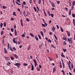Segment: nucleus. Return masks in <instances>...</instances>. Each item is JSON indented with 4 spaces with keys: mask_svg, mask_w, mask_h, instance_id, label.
Wrapping results in <instances>:
<instances>
[{
    "mask_svg": "<svg viewBox=\"0 0 75 75\" xmlns=\"http://www.w3.org/2000/svg\"><path fill=\"white\" fill-rule=\"evenodd\" d=\"M14 65H15V66H17L18 68H20V66L21 65V64L20 63H17L16 64H14Z\"/></svg>",
    "mask_w": 75,
    "mask_h": 75,
    "instance_id": "1",
    "label": "nucleus"
},
{
    "mask_svg": "<svg viewBox=\"0 0 75 75\" xmlns=\"http://www.w3.org/2000/svg\"><path fill=\"white\" fill-rule=\"evenodd\" d=\"M33 61H34L35 63V67H36V66L37 65V62L36 61V60L35 59H33Z\"/></svg>",
    "mask_w": 75,
    "mask_h": 75,
    "instance_id": "2",
    "label": "nucleus"
},
{
    "mask_svg": "<svg viewBox=\"0 0 75 75\" xmlns=\"http://www.w3.org/2000/svg\"><path fill=\"white\" fill-rule=\"evenodd\" d=\"M21 25L22 27H23V20L21 19Z\"/></svg>",
    "mask_w": 75,
    "mask_h": 75,
    "instance_id": "3",
    "label": "nucleus"
},
{
    "mask_svg": "<svg viewBox=\"0 0 75 75\" xmlns=\"http://www.w3.org/2000/svg\"><path fill=\"white\" fill-rule=\"evenodd\" d=\"M4 50L5 51V54H7V53H8V52L7 51V49H6V48H4Z\"/></svg>",
    "mask_w": 75,
    "mask_h": 75,
    "instance_id": "4",
    "label": "nucleus"
},
{
    "mask_svg": "<svg viewBox=\"0 0 75 75\" xmlns=\"http://www.w3.org/2000/svg\"><path fill=\"white\" fill-rule=\"evenodd\" d=\"M14 56L15 57L16 59H18V56L16 54H14Z\"/></svg>",
    "mask_w": 75,
    "mask_h": 75,
    "instance_id": "5",
    "label": "nucleus"
},
{
    "mask_svg": "<svg viewBox=\"0 0 75 75\" xmlns=\"http://www.w3.org/2000/svg\"><path fill=\"white\" fill-rule=\"evenodd\" d=\"M67 33L68 36V37H70V35H71L70 33H69V32H68V31H67Z\"/></svg>",
    "mask_w": 75,
    "mask_h": 75,
    "instance_id": "6",
    "label": "nucleus"
},
{
    "mask_svg": "<svg viewBox=\"0 0 75 75\" xmlns=\"http://www.w3.org/2000/svg\"><path fill=\"white\" fill-rule=\"evenodd\" d=\"M68 40L69 42H71V43H72V40H70L69 38H68Z\"/></svg>",
    "mask_w": 75,
    "mask_h": 75,
    "instance_id": "7",
    "label": "nucleus"
},
{
    "mask_svg": "<svg viewBox=\"0 0 75 75\" xmlns=\"http://www.w3.org/2000/svg\"><path fill=\"white\" fill-rule=\"evenodd\" d=\"M56 71V67H54L53 69V72H55Z\"/></svg>",
    "mask_w": 75,
    "mask_h": 75,
    "instance_id": "8",
    "label": "nucleus"
},
{
    "mask_svg": "<svg viewBox=\"0 0 75 75\" xmlns=\"http://www.w3.org/2000/svg\"><path fill=\"white\" fill-rule=\"evenodd\" d=\"M40 33L41 35H42V37H44V33H43V32H42V31H41Z\"/></svg>",
    "mask_w": 75,
    "mask_h": 75,
    "instance_id": "9",
    "label": "nucleus"
},
{
    "mask_svg": "<svg viewBox=\"0 0 75 75\" xmlns=\"http://www.w3.org/2000/svg\"><path fill=\"white\" fill-rule=\"evenodd\" d=\"M35 38L37 41H38V38L37 37V36H35Z\"/></svg>",
    "mask_w": 75,
    "mask_h": 75,
    "instance_id": "10",
    "label": "nucleus"
},
{
    "mask_svg": "<svg viewBox=\"0 0 75 75\" xmlns=\"http://www.w3.org/2000/svg\"><path fill=\"white\" fill-rule=\"evenodd\" d=\"M52 6L53 7H55V5H54V3L53 2H52Z\"/></svg>",
    "mask_w": 75,
    "mask_h": 75,
    "instance_id": "11",
    "label": "nucleus"
},
{
    "mask_svg": "<svg viewBox=\"0 0 75 75\" xmlns=\"http://www.w3.org/2000/svg\"><path fill=\"white\" fill-rule=\"evenodd\" d=\"M5 58L6 61H9V58L8 57H4Z\"/></svg>",
    "mask_w": 75,
    "mask_h": 75,
    "instance_id": "12",
    "label": "nucleus"
},
{
    "mask_svg": "<svg viewBox=\"0 0 75 75\" xmlns=\"http://www.w3.org/2000/svg\"><path fill=\"white\" fill-rule=\"evenodd\" d=\"M3 24L2 23H1V25H0L1 28H2V27H3Z\"/></svg>",
    "mask_w": 75,
    "mask_h": 75,
    "instance_id": "13",
    "label": "nucleus"
},
{
    "mask_svg": "<svg viewBox=\"0 0 75 75\" xmlns=\"http://www.w3.org/2000/svg\"><path fill=\"white\" fill-rule=\"evenodd\" d=\"M55 27H53L52 28V30L53 32H54V31H55Z\"/></svg>",
    "mask_w": 75,
    "mask_h": 75,
    "instance_id": "14",
    "label": "nucleus"
},
{
    "mask_svg": "<svg viewBox=\"0 0 75 75\" xmlns=\"http://www.w3.org/2000/svg\"><path fill=\"white\" fill-rule=\"evenodd\" d=\"M6 22H4V27H6Z\"/></svg>",
    "mask_w": 75,
    "mask_h": 75,
    "instance_id": "15",
    "label": "nucleus"
},
{
    "mask_svg": "<svg viewBox=\"0 0 75 75\" xmlns=\"http://www.w3.org/2000/svg\"><path fill=\"white\" fill-rule=\"evenodd\" d=\"M29 35H31L32 37L34 38V35L33 34L30 33Z\"/></svg>",
    "mask_w": 75,
    "mask_h": 75,
    "instance_id": "16",
    "label": "nucleus"
},
{
    "mask_svg": "<svg viewBox=\"0 0 75 75\" xmlns=\"http://www.w3.org/2000/svg\"><path fill=\"white\" fill-rule=\"evenodd\" d=\"M43 45H44V44L43 43H42L41 45H40L39 46V48H40L41 49V47H42Z\"/></svg>",
    "mask_w": 75,
    "mask_h": 75,
    "instance_id": "17",
    "label": "nucleus"
},
{
    "mask_svg": "<svg viewBox=\"0 0 75 75\" xmlns=\"http://www.w3.org/2000/svg\"><path fill=\"white\" fill-rule=\"evenodd\" d=\"M48 58L50 59V61H53V59L52 58H51L49 57H48Z\"/></svg>",
    "mask_w": 75,
    "mask_h": 75,
    "instance_id": "18",
    "label": "nucleus"
},
{
    "mask_svg": "<svg viewBox=\"0 0 75 75\" xmlns=\"http://www.w3.org/2000/svg\"><path fill=\"white\" fill-rule=\"evenodd\" d=\"M13 15L14 16H16V12H13Z\"/></svg>",
    "mask_w": 75,
    "mask_h": 75,
    "instance_id": "19",
    "label": "nucleus"
},
{
    "mask_svg": "<svg viewBox=\"0 0 75 75\" xmlns=\"http://www.w3.org/2000/svg\"><path fill=\"white\" fill-rule=\"evenodd\" d=\"M34 69V66H32L31 70L33 71Z\"/></svg>",
    "mask_w": 75,
    "mask_h": 75,
    "instance_id": "20",
    "label": "nucleus"
},
{
    "mask_svg": "<svg viewBox=\"0 0 75 75\" xmlns=\"http://www.w3.org/2000/svg\"><path fill=\"white\" fill-rule=\"evenodd\" d=\"M54 37L55 38V39L57 40H58V39L57 38V36H56V35H55V34H54Z\"/></svg>",
    "mask_w": 75,
    "mask_h": 75,
    "instance_id": "21",
    "label": "nucleus"
},
{
    "mask_svg": "<svg viewBox=\"0 0 75 75\" xmlns=\"http://www.w3.org/2000/svg\"><path fill=\"white\" fill-rule=\"evenodd\" d=\"M71 69H72V68H74V65H73V64H72V63H71Z\"/></svg>",
    "mask_w": 75,
    "mask_h": 75,
    "instance_id": "22",
    "label": "nucleus"
},
{
    "mask_svg": "<svg viewBox=\"0 0 75 75\" xmlns=\"http://www.w3.org/2000/svg\"><path fill=\"white\" fill-rule=\"evenodd\" d=\"M63 50L64 52H65L67 51V49H63Z\"/></svg>",
    "mask_w": 75,
    "mask_h": 75,
    "instance_id": "23",
    "label": "nucleus"
},
{
    "mask_svg": "<svg viewBox=\"0 0 75 75\" xmlns=\"http://www.w3.org/2000/svg\"><path fill=\"white\" fill-rule=\"evenodd\" d=\"M16 3V4H18V5H19V6H20L21 5V4H18V2L16 1H15Z\"/></svg>",
    "mask_w": 75,
    "mask_h": 75,
    "instance_id": "24",
    "label": "nucleus"
},
{
    "mask_svg": "<svg viewBox=\"0 0 75 75\" xmlns=\"http://www.w3.org/2000/svg\"><path fill=\"white\" fill-rule=\"evenodd\" d=\"M72 6H75V1H74L72 3Z\"/></svg>",
    "mask_w": 75,
    "mask_h": 75,
    "instance_id": "25",
    "label": "nucleus"
},
{
    "mask_svg": "<svg viewBox=\"0 0 75 75\" xmlns=\"http://www.w3.org/2000/svg\"><path fill=\"white\" fill-rule=\"evenodd\" d=\"M4 9H6V8H7V6H3V7H2Z\"/></svg>",
    "mask_w": 75,
    "mask_h": 75,
    "instance_id": "26",
    "label": "nucleus"
},
{
    "mask_svg": "<svg viewBox=\"0 0 75 75\" xmlns=\"http://www.w3.org/2000/svg\"><path fill=\"white\" fill-rule=\"evenodd\" d=\"M10 50L11 51H12L13 52H14V50H13V49L12 48H11V46H10Z\"/></svg>",
    "mask_w": 75,
    "mask_h": 75,
    "instance_id": "27",
    "label": "nucleus"
},
{
    "mask_svg": "<svg viewBox=\"0 0 75 75\" xmlns=\"http://www.w3.org/2000/svg\"><path fill=\"white\" fill-rule=\"evenodd\" d=\"M28 66V64H27L26 63H24L23 64V66Z\"/></svg>",
    "mask_w": 75,
    "mask_h": 75,
    "instance_id": "28",
    "label": "nucleus"
},
{
    "mask_svg": "<svg viewBox=\"0 0 75 75\" xmlns=\"http://www.w3.org/2000/svg\"><path fill=\"white\" fill-rule=\"evenodd\" d=\"M12 48L13 50H15V51H16L17 50V49L15 47H13Z\"/></svg>",
    "mask_w": 75,
    "mask_h": 75,
    "instance_id": "29",
    "label": "nucleus"
},
{
    "mask_svg": "<svg viewBox=\"0 0 75 75\" xmlns=\"http://www.w3.org/2000/svg\"><path fill=\"white\" fill-rule=\"evenodd\" d=\"M38 36L39 38L40 39V40H41V37L40 36V35L38 34Z\"/></svg>",
    "mask_w": 75,
    "mask_h": 75,
    "instance_id": "30",
    "label": "nucleus"
},
{
    "mask_svg": "<svg viewBox=\"0 0 75 75\" xmlns=\"http://www.w3.org/2000/svg\"><path fill=\"white\" fill-rule=\"evenodd\" d=\"M11 60H13L14 59V57H13V56L11 57Z\"/></svg>",
    "mask_w": 75,
    "mask_h": 75,
    "instance_id": "31",
    "label": "nucleus"
},
{
    "mask_svg": "<svg viewBox=\"0 0 75 75\" xmlns=\"http://www.w3.org/2000/svg\"><path fill=\"white\" fill-rule=\"evenodd\" d=\"M23 5H26V2L25 1H23Z\"/></svg>",
    "mask_w": 75,
    "mask_h": 75,
    "instance_id": "32",
    "label": "nucleus"
},
{
    "mask_svg": "<svg viewBox=\"0 0 75 75\" xmlns=\"http://www.w3.org/2000/svg\"><path fill=\"white\" fill-rule=\"evenodd\" d=\"M38 3L39 4H40L41 3V0H39Z\"/></svg>",
    "mask_w": 75,
    "mask_h": 75,
    "instance_id": "33",
    "label": "nucleus"
},
{
    "mask_svg": "<svg viewBox=\"0 0 75 75\" xmlns=\"http://www.w3.org/2000/svg\"><path fill=\"white\" fill-rule=\"evenodd\" d=\"M11 32H14V29L13 28H11Z\"/></svg>",
    "mask_w": 75,
    "mask_h": 75,
    "instance_id": "34",
    "label": "nucleus"
},
{
    "mask_svg": "<svg viewBox=\"0 0 75 75\" xmlns=\"http://www.w3.org/2000/svg\"><path fill=\"white\" fill-rule=\"evenodd\" d=\"M34 10L35 11V12H37V9H36V8L35 7H34Z\"/></svg>",
    "mask_w": 75,
    "mask_h": 75,
    "instance_id": "35",
    "label": "nucleus"
},
{
    "mask_svg": "<svg viewBox=\"0 0 75 75\" xmlns=\"http://www.w3.org/2000/svg\"><path fill=\"white\" fill-rule=\"evenodd\" d=\"M13 41L14 43H15L16 42V40H14V38H13Z\"/></svg>",
    "mask_w": 75,
    "mask_h": 75,
    "instance_id": "36",
    "label": "nucleus"
},
{
    "mask_svg": "<svg viewBox=\"0 0 75 75\" xmlns=\"http://www.w3.org/2000/svg\"><path fill=\"white\" fill-rule=\"evenodd\" d=\"M51 46L52 47V48H55V46H54V45H53L52 44L51 45Z\"/></svg>",
    "mask_w": 75,
    "mask_h": 75,
    "instance_id": "37",
    "label": "nucleus"
},
{
    "mask_svg": "<svg viewBox=\"0 0 75 75\" xmlns=\"http://www.w3.org/2000/svg\"><path fill=\"white\" fill-rule=\"evenodd\" d=\"M27 13L28 15H30V12L27 11Z\"/></svg>",
    "mask_w": 75,
    "mask_h": 75,
    "instance_id": "38",
    "label": "nucleus"
},
{
    "mask_svg": "<svg viewBox=\"0 0 75 75\" xmlns=\"http://www.w3.org/2000/svg\"><path fill=\"white\" fill-rule=\"evenodd\" d=\"M63 45H67V43L66 42V41L64 42L63 43Z\"/></svg>",
    "mask_w": 75,
    "mask_h": 75,
    "instance_id": "39",
    "label": "nucleus"
},
{
    "mask_svg": "<svg viewBox=\"0 0 75 75\" xmlns=\"http://www.w3.org/2000/svg\"><path fill=\"white\" fill-rule=\"evenodd\" d=\"M4 33L3 31L2 30L1 32V35H3V34Z\"/></svg>",
    "mask_w": 75,
    "mask_h": 75,
    "instance_id": "40",
    "label": "nucleus"
},
{
    "mask_svg": "<svg viewBox=\"0 0 75 75\" xmlns=\"http://www.w3.org/2000/svg\"><path fill=\"white\" fill-rule=\"evenodd\" d=\"M51 16L52 17V18H53V17H54V14L53 13L51 14Z\"/></svg>",
    "mask_w": 75,
    "mask_h": 75,
    "instance_id": "41",
    "label": "nucleus"
},
{
    "mask_svg": "<svg viewBox=\"0 0 75 75\" xmlns=\"http://www.w3.org/2000/svg\"><path fill=\"white\" fill-rule=\"evenodd\" d=\"M45 38L46 40H47L48 42H49V40H48V38L46 37Z\"/></svg>",
    "mask_w": 75,
    "mask_h": 75,
    "instance_id": "42",
    "label": "nucleus"
},
{
    "mask_svg": "<svg viewBox=\"0 0 75 75\" xmlns=\"http://www.w3.org/2000/svg\"><path fill=\"white\" fill-rule=\"evenodd\" d=\"M61 56H62V57H63V58H65V56L64 55V54H61Z\"/></svg>",
    "mask_w": 75,
    "mask_h": 75,
    "instance_id": "43",
    "label": "nucleus"
},
{
    "mask_svg": "<svg viewBox=\"0 0 75 75\" xmlns=\"http://www.w3.org/2000/svg\"><path fill=\"white\" fill-rule=\"evenodd\" d=\"M72 16L74 18L75 17V15L74 14H72Z\"/></svg>",
    "mask_w": 75,
    "mask_h": 75,
    "instance_id": "44",
    "label": "nucleus"
},
{
    "mask_svg": "<svg viewBox=\"0 0 75 75\" xmlns=\"http://www.w3.org/2000/svg\"><path fill=\"white\" fill-rule=\"evenodd\" d=\"M26 21H30V19H28V18H26Z\"/></svg>",
    "mask_w": 75,
    "mask_h": 75,
    "instance_id": "45",
    "label": "nucleus"
},
{
    "mask_svg": "<svg viewBox=\"0 0 75 75\" xmlns=\"http://www.w3.org/2000/svg\"><path fill=\"white\" fill-rule=\"evenodd\" d=\"M42 27H45L46 26L44 24H42Z\"/></svg>",
    "mask_w": 75,
    "mask_h": 75,
    "instance_id": "46",
    "label": "nucleus"
},
{
    "mask_svg": "<svg viewBox=\"0 0 75 75\" xmlns=\"http://www.w3.org/2000/svg\"><path fill=\"white\" fill-rule=\"evenodd\" d=\"M37 71H40V69L39 68H37Z\"/></svg>",
    "mask_w": 75,
    "mask_h": 75,
    "instance_id": "47",
    "label": "nucleus"
},
{
    "mask_svg": "<svg viewBox=\"0 0 75 75\" xmlns=\"http://www.w3.org/2000/svg\"><path fill=\"white\" fill-rule=\"evenodd\" d=\"M14 28L15 29H16V28H17V26H16V25H14Z\"/></svg>",
    "mask_w": 75,
    "mask_h": 75,
    "instance_id": "48",
    "label": "nucleus"
},
{
    "mask_svg": "<svg viewBox=\"0 0 75 75\" xmlns=\"http://www.w3.org/2000/svg\"><path fill=\"white\" fill-rule=\"evenodd\" d=\"M57 3L58 4H59V3H60V1H57Z\"/></svg>",
    "mask_w": 75,
    "mask_h": 75,
    "instance_id": "49",
    "label": "nucleus"
},
{
    "mask_svg": "<svg viewBox=\"0 0 75 75\" xmlns=\"http://www.w3.org/2000/svg\"><path fill=\"white\" fill-rule=\"evenodd\" d=\"M17 35V32H15V35L16 36Z\"/></svg>",
    "mask_w": 75,
    "mask_h": 75,
    "instance_id": "50",
    "label": "nucleus"
},
{
    "mask_svg": "<svg viewBox=\"0 0 75 75\" xmlns=\"http://www.w3.org/2000/svg\"><path fill=\"white\" fill-rule=\"evenodd\" d=\"M39 68H40V69H41V68H42V66H41V65H40L39 66Z\"/></svg>",
    "mask_w": 75,
    "mask_h": 75,
    "instance_id": "51",
    "label": "nucleus"
},
{
    "mask_svg": "<svg viewBox=\"0 0 75 75\" xmlns=\"http://www.w3.org/2000/svg\"><path fill=\"white\" fill-rule=\"evenodd\" d=\"M22 36L23 37H25V35L24 34H23L22 35Z\"/></svg>",
    "mask_w": 75,
    "mask_h": 75,
    "instance_id": "52",
    "label": "nucleus"
},
{
    "mask_svg": "<svg viewBox=\"0 0 75 75\" xmlns=\"http://www.w3.org/2000/svg\"><path fill=\"white\" fill-rule=\"evenodd\" d=\"M65 9L67 10V11H68V8H67V7L65 8Z\"/></svg>",
    "mask_w": 75,
    "mask_h": 75,
    "instance_id": "53",
    "label": "nucleus"
},
{
    "mask_svg": "<svg viewBox=\"0 0 75 75\" xmlns=\"http://www.w3.org/2000/svg\"><path fill=\"white\" fill-rule=\"evenodd\" d=\"M74 5H72V9L73 10H74Z\"/></svg>",
    "mask_w": 75,
    "mask_h": 75,
    "instance_id": "54",
    "label": "nucleus"
},
{
    "mask_svg": "<svg viewBox=\"0 0 75 75\" xmlns=\"http://www.w3.org/2000/svg\"><path fill=\"white\" fill-rule=\"evenodd\" d=\"M36 8L38 10H39V11H40V9H39V8H38V6Z\"/></svg>",
    "mask_w": 75,
    "mask_h": 75,
    "instance_id": "55",
    "label": "nucleus"
},
{
    "mask_svg": "<svg viewBox=\"0 0 75 75\" xmlns=\"http://www.w3.org/2000/svg\"><path fill=\"white\" fill-rule=\"evenodd\" d=\"M48 14L50 16H51V15L50 14V11L48 12Z\"/></svg>",
    "mask_w": 75,
    "mask_h": 75,
    "instance_id": "56",
    "label": "nucleus"
},
{
    "mask_svg": "<svg viewBox=\"0 0 75 75\" xmlns=\"http://www.w3.org/2000/svg\"><path fill=\"white\" fill-rule=\"evenodd\" d=\"M69 67L70 69L71 70V66H70V65H69Z\"/></svg>",
    "mask_w": 75,
    "mask_h": 75,
    "instance_id": "57",
    "label": "nucleus"
},
{
    "mask_svg": "<svg viewBox=\"0 0 75 75\" xmlns=\"http://www.w3.org/2000/svg\"><path fill=\"white\" fill-rule=\"evenodd\" d=\"M7 62L8 63V64H9V65H11V63L9 61H7Z\"/></svg>",
    "mask_w": 75,
    "mask_h": 75,
    "instance_id": "58",
    "label": "nucleus"
},
{
    "mask_svg": "<svg viewBox=\"0 0 75 75\" xmlns=\"http://www.w3.org/2000/svg\"><path fill=\"white\" fill-rule=\"evenodd\" d=\"M52 34H53V33H52V32H50V35H52Z\"/></svg>",
    "mask_w": 75,
    "mask_h": 75,
    "instance_id": "59",
    "label": "nucleus"
},
{
    "mask_svg": "<svg viewBox=\"0 0 75 75\" xmlns=\"http://www.w3.org/2000/svg\"><path fill=\"white\" fill-rule=\"evenodd\" d=\"M61 30L62 32V33H63V32H64V30L63 29H62V28H61Z\"/></svg>",
    "mask_w": 75,
    "mask_h": 75,
    "instance_id": "60",
    "label": "nucleus"
},
{
    "mask_svg": "<svg viewBox=\"0 0 75 75\" xmlns=\"http://www.w3.org/2000/svg\"><path fill=\"white\" fill-rule=\"evenodd\" d=\"M56 26H57V29H59V26H58V25H56Z\"/></svg>",
    "mask_w": 75,
    "mask_h": 75,
    "instance_id": "61",
    "label": "nucleus"
},
{
    "mask_svg": "<svg viewBox=\"0 0 75 75\" xmlns=\"http://www.w3.org/2000/svg\"><path fill=\"white\" fill-rule=\"evenodd\" d=\"M63 40H67V38H63Z\"/></svg>",
    "mask_w": 75,
    "mask_h": 75,
    "instance_id": "62",
    "label": "nucleus"
},
{
    "mask_svg": "<svg viewBox=\"0 0 75 75\" xmlns=\"http://www.w3.org/2000/svg\"><path fill=\"white\" fill-rule=\"evenodd\" d=\"M17 1H18V2H19V3H20V0H16Z\"/></svg>",
    "mask_w": 75,
    "mask_h": 75,
    "instance_id": "63",
    "label": "nucleus"
},
{
    "mask_svg": "<svg viewBox=\"0 0 75 75\" xmlns=\"http://www.w3.org/2000/svg\"><path fill=\"white\" fill-rule=\"evenodd\" d=\"M69 74L70 75H72V74L71 73V72H69Z\"/></svg>",
    "mask_w": 75,
    "mask_h": 75,
    "instance_id": "64",
    "label": "nucleus"
}]
</instances>
